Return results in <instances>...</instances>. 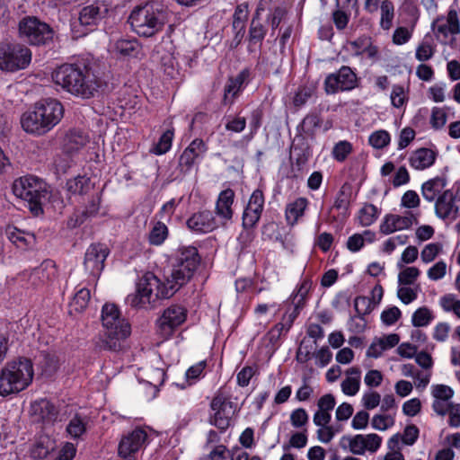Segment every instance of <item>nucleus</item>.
Segmentation results:
<instances>
[{
	"label": "nucleus",
	"instance_id": "f257e3e1",
	"mask_svg": "<svg viewBox=\"0 0 460 460\" xmlns=\"http://www.w3.org/2000/svg\"><path fill=\"white\" fill-rule=\"evenodd\" d=\"M51 78L56 85L82 99L93 97L100 87L97 76L85 60L62 64L52 72Z\"/></svg>",
	"mask_w": 460,
	"mask_h": 460
},
{
	"label": "nucleus",
	"instance_id": "f03ea898",
	"mask_svg": "<svg viewBox=\"0 0 460 460\" xmlns=\"http://www.w3.org/2000/svg\"><path fill=\"white\" fill-rule=\"evenodd\" d=\"M101 320L102 331L95 341V347L101 350H121L122 343L131 332L128 322L121 316L116 305L109 303L102 306Z\"/></svg>",
	"mask_w": 460,
	"mask_h": 460
},
{
	"label": "nucleus",
	"instance_id": "7ed1b4c3",
	"mask_svg": "<svg viewBox=\"0 0 460 460\" xmlns=\"http://www.w3.org/2000/svg\"><path fill=\"white\" fill-rule=\"evenodd\" d=\"M63 115L64 108L59 101L44 99L22 115L21 125L26 132L41 136L50 131Z\"/></svg>",
	"mask_w": 460,
	"mask_h": 460
},
{
	"label": "nucleus",
	"instance_id": "20e7f679",
	"mask_svg": "<svg viewBox=\"0 0 460 460\" xmlns=\"http://www.w3.org/2000/svg\"><path fill=\"white\" fill-rule=\"evenodd\" d=\"M169 13L158 3H147L135 7L128 22L140 37L150 38L160 32L168 22Z\"/></svg>",
	"mask_w": 460,
	"mask_h": 460
},
{
	"label": "nucleus",
	"instance_id": "39448f33",
	"mask_svg": "<svg viewBox=\"0 0 460 460\" xmlns=\"http://www.w3.org/2000/svg\"><path fill=\"white\" fill-rule=\"evenodd\" d=\"M13 193L26 202L36 217L43 214V206L51 196L50 187L41 179L27 175L16 179L12 186Z\"/></svg>",
	"mask_w": 460,
	"mask_h": 460
},
{
	"label": "nucleus",
	"instance_id": "423d86ee",
	"mask_svg": "<svg viewBox=\"0 0 460 460\" xmlns=\"http://www.w3.org/2000/svg\"><path fill=\"white\" fill-rule=\"evenodd\" d=\"M32 378L31 359L21 358L7 363L0 371V395L5 397L26 389Z\"/></svg>",
	"mask_w": 460,
	"mask_h": 460
},
{
	"label": "nucleus",
	"instance_id": "0eeeda50",
	"mask_svg": "<svg viewBox=\"0 0 460 460\" xmlns=\"http://www.w3.org/2000/svg\"><path fill=\"white\" fill-rule=\"evenodd\" d=\"M200 261L201 257L195 246L179 247L175 252L172 273L164 281L167 288H172L174 294L191 279Z\"/></svg>",
	"mask_w": 460,
	"mask_h": 460
},
{
	"label": "nucleus",
	"instance_id": "6e6552de",
	"mask_svg": "<svg viewBox=\"0 0 460 460\" xmlns=\"http://www.w3.org/2000/svg\"><path fill=\"white\" fill-rule=\"evenodd\" d=\"M173 296L172 288H167L154 273L146 272L138 281L137 291L129 294L126 304L134 308H145L161 298Z\"/></svg>",
	"mask_w": 460,
	"mask_h": 460
},
{
	"label": "nucleus",
	"instance_id": "1a4fd4ad",
	"mask_svg": "<svg viewBox=\"0 0 460 460\" xmlns=\"http://www.w3.org/2000/svg\"><path fill=\"white\" fill-rule=\"evenodd\" d=\"M19 36L34 46H48L53 42L55 31L35 16H26L19 22Z\"/></svg>",
	"mask_w": 460,
	"mask_h": 460
},
{
	"label": "nucleus",
	"instance_id": "9d476101",
	"mask_svg": "<svg viewBox=\"0 0 460 460\" xmlns=\"http://www.w3.org/2000/svg\"><path fill=\"white\" fill-rule=\"evenodd\" d=\"M31 61L29 48L20 43L0 42V69L15 72L26 68Z\"/></svg>",
	"mask_w": 460,
	"mask_h": 460
},
{
	"label": "nucleus",
	"instance_id": "9b49d317",
	"mask_svg": "<svg viewBox=\"0 0 460 460\" xmlns=\"http://www.w3.org/2000/svg\"><path fill=\"white\" fill-rule=\"evenodd\" d=\"M210 409L213 413L209 417V423L225 432L235 412L234 402L223 394H217L210 402Z\"/></svg>",
	"mask_w": 460,
	"mask_h": 460
},
{
	"label": "nucleus",
	"instance_id": "f8f14e48",
	"mask_svg": "<svg viewBox=\"0 0 460 460\" xmlns=\"http://www.w3.org/2000/svg\"><path fill=\"white\" fill-rule=\"evenodd\" d=\"M358 78L348 66H342L337 72L329 74L324 79V91L327 94L351 91L358 87Z\"/></svg>",
	"mask_w": 460,
	"mask_h": 460
},
{
	"label": "nucleus",
	"instance_id": "ddd939ff",
	"mask_svg": "<svg viewBox=\"0 0 460 460\" xmlns=\"http://www.w3.org/2000/svg\"><path fill=\"white\" fill-rule=\"evenodd\" d=\"M186 318L187 310L183 306L172 305L167 307L156 320L157 333L163 339H169L175 330L186 321Z\"/></svg>",
	"mask_w": 460,
	"mask_h": 460
},
{
	"label": "nucleus",
	"instance_id": "4468645a",
	"mask_svg": "<svg viewBox=\"0 0 460 460\" xmlns=\"http://www.w3.org/2000/svg\"><path fill=\"white\" fill-rule=\"evenodd\" d=\"M146 440L147 433L144 429H133L121 438L118 447L119 456L123 458L134 457V455L144 447Z\"/></svg>",
	"mask_w": 460,
	"mask_h": 460
},
{
	"label": "nucleus",
	"instance_id": "2eb2a0df",
	"mask_svg": "<svg viewBox=\"0 0 460 460\" xmlns=\"http://www.w3.org/2000/svg\"><path fill=\"white\" fill-rule=\"evenodd\" d=\"M108 255L109 249L105 244H91L84 255V265L85 270L93 277L99 276L104 268V262Z\"/></svg>",
	"mask_w": 460,
	"mask_h": 460
},
{
	"label": "nucleus",
	"instance_id": "dca6fc26",
	"mask_svg": "<svg viewBox=\"0 0 460 460\" xmlns=\"http://www.w3.org/2000/svg\"><path fill=\"white\" fill-rule=\"evenodd\" d=\"M264 201L262 190L256 189L252 193L243 214V226L245 229L254 227L259 222L263 211Z\"/></svg>",
	"mask_w": 460,
	"mask_h": 460
},
{
	"label": "nucleus",
	"instance_id": "f3484780",
	"mask_svg": "<svg viewBox=\"0 0 460 460\" xmlns=\"http://www.w3.org/2000/svg\"><path fill=\"white\" fill-rule=\"evenodd\" d=\"M31 415L34 422L53 425L58 420L59 411L48 399H40L31 404Z\"/></svg>",
	"mask_w": 460,
	"mask_h": 460
},
{
	"label": "nucleus",
	"instance_id": "a211bd4d",
	"mask_svg": "<svg viewBox=\"0 0 460 460\" xmlns=\"http://www.w3.org/2000/svg\"><path fill=\"white\" fill-rule=\"evenodd\" d=\"M108 7L105 4L96 1L84 6L78 15L81 26L92 31L107 14Z\"/></svg>",
	"mask_w": 460,
	"mask_h": 460
},
{
	"label": "nucleus",
	"instance_id": "6ab92c4d",
	"mask_svg": "<svg viewBox=\"0 0 460 460\" xmlns=\"http://www.w3.org/2000/svg\"><path fill=\"white\" fill-rule=\"evenodd\" d=\"M251 80V70L243 69L236 76L229 77L224 87L223 104L231 105L234 99L239 95L242 90Z\"/></svg>",
	"mask_w": 460,
	"mask_h": 460
},
{
	"label": "nucleus",
	"instance_id": "aec40b11",
	"mask_svg": "<svg viewBox=\"0 0 460 460\" xmlns=\"http://www.w3.org/2000/svg\"><path fill=\"white\" fill-rule=\"evenodd\" d=\"M432 29L438 40L442 43L447 42L448 34H458L460 32V23L456 11L449 10L446 22L443 18H438L433 22Z\"/></svg>",
	"mask_w": 460,
	"mask_h": 460
},
{
	"label": "nucleus",
	"instance_id": "412c9836",
	"mask_svg": "<svg viewBox=\"0 0 460 460\" xmlns=\"http://www.w3.org/2000/svg\"><path fill=\"white\" fill-rule=\"evenodd\" d=\"M453 190H444L435 203L436 215L441 219L455 220L459 215V207L454 199Z\"/></svg>",
	"mask_w": 460,
	"mask_h": 460
},
{
	"label": "nucleus",
	"instance_id": "4be33fe9",
	"mask_svg": "<svg viewBox=\"0 0 460 460\" xmlns=\"http://www.w3.org/2000/svg\"><path fill=\"white\" fill-rule=\"evenodd\" d=\"M187 227L197 234H205L217 228V224L213 212L203 210L194 213L186 222Z\"/></svg>",
	"mask_w": 460,
	"mask_h": 460
},
{
	"label": "nucleus",
	"instance_id": "5701e85b",
	"mask_svg": "<svg viewBox=\"0 0 460 460\" xmlns=\"http://www.w3.org/2000/svg\"><path fill=\"white\" fill-rule=\"evenodd\" d=\"M417 218L412 213L408 212L405 216L388 214L380 225V232L384 234H390L395 231L410 228Z\"/></svg>",
	"mask_w": 460,
	"mask_h": 460
},
{
	"label": "nucleus",
	"instance_id": "b1692460",
	"mask_svg": "<svg viewBox=\"0 0 460 460\" xmlns=\"http://www.w3.org/2000/svg\"><path fill=\"white\" fill-rule=\"evenodd\" d=\"M312 155L310 145L303 134H296L291 145V159L300 171L306 164Z\"/></svg>",
	"mask_w": 460,
	"mask_h": 460
},
{
	"label": "nucleus",
	"instance_id": "393cba45",
	"mask_svg": "<svg viewBox=\"0 0 460 460\" xmlns=\"http://www.w3.org/2000/svg\"><path fill=\"white\" fill-rule=\"evenodd\" d=\"M234 191L230 188H227L219 193L216 204V213L219 217L225 220H230L232 218V205L234 203Z\"/></svg>",
	"mask_w": 460,
	"mask_h": 460
},
{
	"label": "nucleus",
	"instance_id": "a878e982",
	"mask_svg": "<svg viewBox=\"0 0 460 460\" xmlns=\"http://www.w3.org/2000/svg\"><path fill=\"white\" fill-rule=\"evenodd\" d=\"M436 160V153L429 148H419L410 157V164L416 170L430 167Z\"/></svg>",
	"mask_w": 460,
	"mask_h": 460
},
{
	"label": "nucleus",
	"instance_id": "bb28decb",
	"mask_svg": "<svg viewBox=\"0 0 460 460\" xmlns=\"http://www.w3.org/2000/svg\"><path fill=\"white\" fill-rule=\"evenodd\" d=\"M308 203L309 202L306 198L300 197L287 205L285 216L288 225L293 226L298 222V220L304 216Z\"/></svg>",
	"mask_w": 460,
	"mask_h": 460
},
{
	"label": "nucleus",
	"instance_id": "cd10ccee",
	"mask_svg": "<svg viewBox=\"0 0 460 460\" xmlns=\"http://www.w3.org/2000/svg\"><path fill=\"white\" fill-rule=\"evenodd\" d=\"M266 33H267V28L261 22L260 13H259V10H257L251 21V24H250V28H249L248 50L250 52L252 51V45L259 43L260 46H261V43L266 36Z\"/></svg>",
	"mask_w": 460,
	"mask_h": 460
},
{
	"label": "nucleus",
	"instance_id": "c85d7f7f",
	"mask_svg": "<svg viewBox=\"0 0 460 460\" xmlns=\"http://www.w3.org/2000/svg\"><path fill=\"white\" fill-rule=\"evenodd\" d=\"M6 235L8 239L18 248L25 249L35 243V236L33 234L22 231L15 226H9L6 229Z\"/></svg>",
	"mask_w": 460,
	"mask_h": 460
},
{
	"label": "nucleus",
	"instance_id": "c756f323",
	"mask_svg": "<svg viewBox=\"0 0 460 460\" xmlns=\"http://www.w3.org/2000/svg\"><path fill=\"white\" fill-rule=\"evenodd\" d=\"M447 185V180L443 177H436L424 182L421 187L423 198L429 202L436 199Z\"/></svg>",
	"mask_w": 460,
	"mask_h": 460
},
{
	"label": "nucleus",
	"instance_id": "7c9ffc66",
	"mask_svg": "<svg viewBox=\"0 0 460 460\" xmlns=\"http://www.w3.org/2000/svg\"><path fill=\"white\" fill-rule=\"evenodd\" d=\"M322 124L321 118L316 113L307 114L297 126V134H303L305 137H314L316 128Z\"/></svg>",
	"mask_w": 460,
	"mask_h": 460
},
{
	"label": "nucleus",
	"instance_id": "2f4dec72",
	"mask_svg": "<svg viewBox=\"0 0 460 460\" xmlns=\"http://www.w3.org/2000/svg\"><path fill=\"white\" fill-rule=\"evenodd\" d=\"M54 450V442L49 437H40L31 449L33 459H46Z\"/></svg>",
	"mask_w": 460,
	"mask_h": 460
},
{
	"label": "nucleus",
	"instance_id": "473e14b6",
	"mask_svg": "<svg viewBox=\"0 0 460 460\" xmlns=\"http://www.w3.org/2000/svg\"><path fill=\"white\" fill-rule=\"evenodd\" d=\"M380 26L384 30H389L394 18V4L391 0H383L380 4Z\"/></svg>",
	"mask_w": 460,
	"mask_h": 460
},
{
	"label": "nucleus",
	"instance_id": "72a5a7b5",
	"mask_svg": "<svg viewBox=\"0 0 460 460\" xmlns=\"http://www.w3.org/2000/svg\"><path fill=\"white\" fill-rule=\"evenodd\" d=\"M114 49L122 56H136L140 46L136 39H119L116 40Z\"/></svg>",
	"mask_w": 460,
	"mask_h": 460
},
{
	"label": "nucleus",
	"instance_id": "f704fd0d",
	"mask_svg": "<svg viewBox=\"0 0 460 460\" xmlns=\"http://www.w3.org/2000/svg\"><path fill=\"white\" fill-rule=\"evenodd\" d=\"M67 190L72 194L83 195L91 190L90 178L86 176H77L70 179L66 182Z\"/></svg>",
	"mask_w": 460,
	"mask_h": 460
},
{
	"label": "nucleus",
	"instance_id": "c9c22d12",
	"mask_svg": "<svg viewBox=\"0 0 460 460\" xmlns=\"http://www.w3.org/2000/svg\"><path fill=\"white\" fill-rule=\"evenodd\" d=\"M168 227L162 222H156L149 232L148 242L152 245H161L168 237Z\"/></svg>",
	"mask_w": 460,
	"mask_h": 460
},
{
	"label": "nucleus",
	"instance_id": "e433bc0d",
	"mask_svg": "<svg viewBox=\"0 0 460 460\" xmlns=\"http://www.w3.org/2000/svg\"><path fill=\"white\" fill-rule=\"evenodd\" d=\"M248 18V6L247 4H238L233 14V31L245 32V23Z\"/></svg>",
	"mask_w": 460,
	"mask_h": 460
},
{
	"label": "nucleus",
	"instance_id": "4c0bfd02",
	"mask_svg": "<svg viewBox=\"0 0 460 460\" xmlns=\"http://www.w3.org/2000/svg\"><path fill=\"white\" fill-rule=\"evenodd\" d=\"M377 217V208L373 204H365L364 207L359 210V224L363 226H368L376 220Z\"/></svg>",
	"mask_w": 460,
	"mask_h": 460
},
{
	"label": "nucleus",
	"instance_id": "58836bf2",
	"mask_svg": "<svg viewBox=\"0 0 460 460\" xmlns=\"http://www.w3.org/2000/svg\"><path fill=\"white\" fill-rule=\"evenodd\" d=\"M433 318L431 311L428 307L422 306L413 313L411 323L414 327H424L429 325Z\"/></svg>",
	"mask_w": 460,
	"mask_h": 460
},
{
	"label": "nucleus",
	"instance_id": "ea45409f",
	"mask_svg": "<svg viewBox=\"0 0 460 460\" xmlns=\"http://www.w3.org/2000/svg\"><path fill=\"white\" fill-rule=\"evenodd\" d=\"M194 160L198 161L203 159L207 151L208 146L201 138H195L184 149Z\"/></svg>",
	"mask_w": 460,
	"mask_h": 460
},
{
	"label": "nucleus",
	"instance_id": "a19ab883",
	"mask_svg": "<svg viewBox=\"0 0 460 460\" xmlns=\"http://www.w3.org/2000/svg\"><path fill=\"white\" fill-rule=\"evenodd\" d=\"M90 297V290L83 288L74 296L73 300L70 303V306L73 310L81 312L87 307Z\"/></svg>",
	"mask_w": 460,
	"mask_h": 460
},
{
	"label": "nucleus",
	"instance_id": "79ce46f5",
	"mask_svg": "<svg viewBox=\"0 0 460 460\" xmlns=\"http://www.w3.org/2000/svg\"><path fill=\"white\" fill-rule=\"evenodd\" d=\"M85 425L86 422L84 420L82 417L75 415L69 421L66 427V431L72 438H78L85 432Z\"/></svg>",
	"mask_w": 460,
	"mask_h": 460
},
{
	"label": "nucleus",
	"instance_id": "37998d69",
	"mask_svg": "<svg viewBox=\"0 0 460 460\" xmlns=\"http://www.w3.org/2000/svg\"><path fill=\"white\" fill-rule=\"evenodd\" d=\"M434 53L435 48L432 43L428 40V36H426L421 43L417 47L415 57L419 61L424 62L430 59Z\"/></svg>",
	"mask_w": 460,
	"mask_h": 460
},
{
	"label": "nucleus",
	"instance_id": "c03bdc74",
	"mask_svg": "<svg viewBox=\"0 0 460 460\" xmlns=\"http://www.w3.org/2000/svg\"><path fill=\"white\" fill-rule=\"evenodd\" d=\"M352 145L349 141L341 140L335 144L332 148V155L338 162H343L352 152Z\"/></svg>",
	"mask_w": 460,
	"mask_h": 460
},
{
	"label": "nucleus",
	"instance_id": "a18cd8bd",
	"mask_svg": "<svg viewBox=\"0 0 460 460\" xmlns=\"http://www.w3.org/2000/svg\"><path fill=\"white\" fill-rule=\"evenodd\" d=\"M173 134L174 133L172 128L167 129L165 132H164L154 148V153L155 155H164L170 150Z\"/></svg>",
	"mask_w": 460,
	"mask_h": 460
},
{
	"label": "nucleus",
	"instance_id": "49530a36",
	"mask_svg": "<svg viewBox=\"0 0 460 460\" xmlns=\"http://www.w3.org/2000/svg\"><path fill=\"white\" fill-rule=\"evenodd\" d=\"M440 305L446 312H453L460 318V300L453 294H447L440 298Z\"/></svg>",
	"mask_w": 460,
	"mask_h": 460
},
{
	"label": "nucleus",
	"instance_id": "de8ad7c7",
	"mask_svg": "<svg viewBox=\"0 0 460 460\" xmlns=\"http://www.w3.org/2000/svg\"><path fill=\"white\" fill-rule=\"evenodd\" d=\"M354 307L360 318L371 313L375 307V303L367 296H358L354 301Z\"/></svg>",
	"mask_w": 460,
	"mask_h": 460
},
{
	"label": "nucleus",
	"instance_id": "09e8293b",
	"mask_svg": "<svg viewBox=\"0 0 460 460\" xmlns=\"http://www.w3.org/2000/svg\"><path fill=\"white\" fill-rule=\"evenodd\" d=\"M38 365L46 375H51L57 370V361L55 358L48 353L40 352L38 358Z\"/></svg>",
	"mask_w": 460,
	"mask_h": 460
},
{
	"label": "nucleus",
	"instance_id": "8fccbe9b",
	"mask_svg": "<svg viewBox=\"0 0 460 460\" xmlns=\"http://www.w3.org/2000/svg\"><path fill=\"white\" fill-rule=\"evenodd\" d=\"M66 140L68 144L73 145L70 147L71 149H79L86 145L88 137L81 130L73 129L66 135Z\"/></svg>",
	"mask_w": 460,
	"mask_h": 460
},
{
	"label": "nucleus",
	"instance_id": "3c124183",
	"mask_svg": "<svg viewBox=\"0 0 460 460\" xmlns=\"http://www.w3.org/2000/svg\"><path fill=\"white\" fill-rule=\"evenodd\" d=\"M368 142L373 147L381 149L389 144L390 135L385 130H377L370 135Z\"/></svg>",
	"mask_w": 460,
	"mask_h": 460
},
{
	"label": "nucleus",
	"instance_id": "603ef678",
	"mask_svg": "<svg viewBox=\"0 0 460 460\" xmlns=\"http://www.w3.org/2000/svg\"><path fill=\"white\" fill-rule=\"evenodd\" d=\"M442 251V244L433 243L427 244L421 251L420 257L423 262L429 263L433 261Z\"/></svg>",
	"mask_w": 460,
	"mask_h": 460
},
{
	"label": "nucleus",
	"instance_id": "864d4df0",
	"mask_svg": "<svg viewBox=\"0 0 460 460\" xmlns=\"http://www.w3.org/2000/svg\"><path fill=\"white\" fill-rule=\"evenodd\" d=\"M161 66L165 75L173 78L178 74L177 62L171 54H166L161 58Z\"/></svg>",
	"mask_w": 460,
	"mask_h": 460
},
{
	"label": "nucleus",
	"instance_id": "5fc2aeb1",
	"mask_svg": "<svg viewBox=\"0 0 460 460\" xmlns=\"http://www.w3.org/2000/svg\"><path fill=\"white\" fill-rule=\"evenodd\" d=\"M420 275V270L416 267H407L398 275L400 285H411Z\"/></svg>",
	"mask_w": 460,
	"mask_h": 460
},
{
	"label": "nucleus",
	"instance_id": "6e6d98bb",
	"mask_svg": "<svg viewBox=\"0 0 460 460\" xmlns=\"http://www.w3.org/2000/svg\"><path fill=\"white\" fill-rule=\"evenodd\" d=\"M349 16L350 13L341 7H337V10L332 13V21L338 31H342L347 27Z\"/></svg>",
	"mask_w": 460,
	"mask_h": 460
},
{
	"label": "nucleus",
	"instance_id": "4d7b16f0",
	"mask_svg": "<svg viewBox=\"0 0 460 460\" xmlns=\"http://www.w3.org/2000/svg\"><path fill=\"white\" fill-rule=\"evenodd\" d=\"M314 93V88L311 86H300L293 99V103L296 107H301L306 103L309 98L312 97Z\"/></svg>",
	"mask_w": 460,
	"mask_h": 460
},
{
	"label": "nucleus",
	"instance_id": "13d9d810",
	"mask_svg": "<svg viewBox=\"0 0 460 460\" xmlns=\"http://www.w3.org/2000/svg\"><path fill=\"white\" fill-rule=\"evenodd\" d=\"M55 271L54 261L51 260H46L39 268L34 269L32 275L42 278L43 279H49L55 274Z\"/></svg>",
	"mask_w": 460,
	"mask_h": 460
},
{
	"label": "nucleus",
	"instance_id": "bf43d9fd",
	"mask_svg": "<svg viewBox=\"0 0 460 460\" xmlns=\"http://www.w3.org/2000/svg\"><path fill=\"white\" fill-rule=\"evenodd\" d=\"M394 424V420L390 415L376 414L372 418L371 425L375 429L386 430Z\"/></svg>",
	"mask_w": 460,
	"mask_h": 460
},
{
	"label": "nucleus",
	"instance_id": "052dcab7",
	"mask_svg": "<svg viewBox=\"0 0 460 460\" xmlns=\"http://www.w3.org/2000/svg\"><path fill=\"white\" fill-rule=\"evenodd\" d=\"M365 437L362 434L350 436L349 449L354 455H364L366 452Z\"/></svg>",
	"mask_w": 460,
	"mask_h": 460
},
{
	"label": "nucleus",
	"instance_id": "680f3d73",
	"mask_svg": "<svg viewBox=\"0 0 460 460\" xmlns=\"http://www.w3.org/2000/svg\"><path fill=\"white\" fill-rule=\"evenodd\" d=\"M432 395L435 399L449 401L454 395V391L446 385H436L432 386Z\"/></svg>",
	"mask_w": 460,
	"mask_h": 460
},
{
	"label": "nucleus",
	"instance_id": "e2e57ef3",
	"mask_svg": "<svg viewBox=\"0 0 460 460\" xmlns=\"http://www.w3.org/2000/svg\"><path fill=\"white\" fill-rule=\"evenodd\" d=\"M360 387V380L357 377H347L341 383L342 392L349 396L355 395Z\"/></svg>",
	"mask_w": 460,
	"mask_h": 460
},
{
	"label": "nucleus",
	"instance_id": "0e129e2a",
	"mask_svg": "<svg viewBox=\"0 0 460 460\" xmlns=\"http://www.w3.org/2000/svg\"><path fill=\"white\" fill-rule=\"evenodd\" d=\"M196 162L197 161L194 160V158L183 150L182 154L179 157L178 169L182 174H186L190 172Z\"/></svg>",
	"mask_w": 460,
	"mask_h": 460
},
{
	"label": "nucleus",
	"instance_id": "69168bd1",
	"mask_svg": "<svg viewBox=\"0 0 460 460\" xmlns=\"http://www.w3.org/2000/svg\"><path fill=\"white\" fill-rule=\"evenodd\" d=\"M419 429L416 425L411 424L406 426L403 430L402 440L403 444L412 446L419 438Z\"/></svg>",
	"mask_w": 460,
	"mask_h": 460
},
{
	"label": "nucleus",
	"instance_id": "338daca9",
	"mask_svg": "<svg viewBox=\"0 0 460 460\" xmlns=\"http://www.w3.org/2000/svg\"><path fill=\"white\" fill-rule=\"evenodd\" d=\"M401 311L396 306H392L385 310L381 314V320L386 325H392L395 323L401 317Z\"/></svg>",
	"mask_w": 460,
	"mask_h": 460
},
{
	"label": "nucleus",
	"instance_id": "774afa93",
	"mask_svg": "<svg viewBox=\"0 0 460 460\" xmlns=\"http://www.w3.org/2000/svg\"><path fill=\"white\" fill-rule=\"evenodd\" d=\"M76 454V447L71 442H66L60 448L55 460H73Z\"/></svg>",
	"mask_w": 460,
	"mask_h": 460
}]
</instances>
